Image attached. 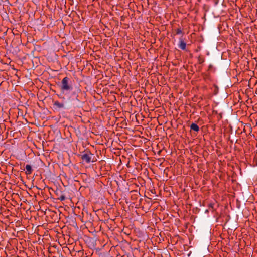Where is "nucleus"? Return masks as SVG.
Listing matches in <instances>:
<instances>
[{
    "mask_svg": "<svg viewBox=\"0 0 257 257\" xmlns=\"http://www.w3.org/2000/svg\"><path fill=\"white\" fill-rule=\"evenodd\" d=\"M57 95L59 97V98H60L61 99H64V100L65 99L64 97L62 96L61 94H60V95L58 94Z\"/></svg>",
    "mask_w": 257,
    "mask_h": 257,
    "instance_id": "obj_9",
    "label": "nucleus"
},
{
    "mask_svg": "<svg viewBox=\"0 0 257 257\" xmlns=\"http://www.w3.org/2000/svg\"><path fill=\"white\" fill-rule=\"evenodd\" d=\"M214 203H210L208 205L209 208H212V209H214Z\"/></svg>",
    "mask_w": 257,
    "mask_h": 257,
    "instance_id": "obj_8",
    "label": "nucleus"
},
{
    "mask_svg": "<svg viewBox=\"0 0 257 257\" xmlns=\"http://www.w3.org/2000/svg\"><path fill=\"white\" fill-rule=\"evenodd\" d=\"M59 87L63 94H67L73 90L71 79L68 77H64L61 81Z\"/></svg>",
    "mask_w": 257,
    "mask_h": 257,
    "instance_id": "obj_1",
    "label": "nucleus"
},
{
    "mask_svg": "<svg viewBox=\"0 0 257 257\" xmlns=\"http://www.w3.org/2000/svg\"><path fill=\"white\" fill-rule=\"evenodd\" d=\"M54 106L55 109H63L65 108V104L64 103H61L58 101H56L54 103Z\"/></svg>",
    "mask_w": 257,
    "mask_h": 257,
    "instance_id": "obj_3",
    "label": "nucleus"
},
{
    "mask_svg": "<svg viewBox=\"0 0 257 257\" xmlns=\"http://www.w3.org/2000/svg\"><path fill=\"white\" fill-rule=\"evenodd\" d=\"M61 200H64L65 199L64 196H61L60 198Z\"/></svg>",
    "mask_w": 257,
    "mask_h": 257,
    "instance_id": "obj_10",
    "label": "nucleus"
},
{
    "mask_svg": "<svg viewBox=\"0 0 257 257\" xmlns=\"http://www.w3.org/2000/svg\"><path fill=\"white\" fill-rule=\"evenodd\" d=\"M93 156V154L90 151H86L84 154L81 155V158L85 163H89L91 162H94L91 160Z\"/></svg>",
    "mask_w": 257,
    "mask_h": 257,
    "instance_id": "obj_2",
    "label": "nucleus"
},
{
    "mask_svg": "<svg viewBox=\"0 0 257 257\" xmlns=\"http://www.w3.org/2000/svg\"><path fill=\"white\" fill-rule=\"evenodd\" d=\"M190 128L191 130L198 132L199 131V126L194 123H193L190 125Z\"/></svg>",
    "mask_w": 257,
    "mask_h": 257,
    "instance_id": "obj_6",
    "label": "nucleus"
},
{
    "mask_svg": "<svg viewBox=\"0 0 257 257\" xmlns=\"http://www.w3.org/2000/svg\"><path fill=\"white\" fill-rule=\"evenodd\" d=\"M178 46L179 47L183 50H184L186 49V43L183 41V39L182 38H180L179 39V45H178Z\"/></svg>",
    "mask_w": 257,
    "mask_h": 257,
    "instance_id": "obj_4",
    "label": "nucleus"
},
{
    "mask_svg": "<svg viewBox=\"0 0 257 257\" xmlns=\"http://www.w3.org/2000/svg\"><path fill=\"white\" fill-rule=\"evenodd\" d=\"M176 34L179 35L182 33V31L180 28H178L176 30Z\"/></svg>",
    "mask_w": 257,
    "mask_h": 257,
    "instance_id": "obj_7",
    "label": "nucleus"
},
{
    "mask_svg": "<svg viewBox=\"0 0 257 257\" xmlns=\"http://www.w3.org/2000/svg\"><path fill=\"white\" fill-rule=\"evenodd\" d=\"M26 171V174L28 175H30L32 173V168L30 165L27 164L25 167Z\"/></svg>",
    "mask_w": 257,
    "mask_h": 257,
    "instance_id": "obj_5",
    "label": "nucleus"
},
{
    "mask_svg": "<svg viewBox=\"0 0 257 257\" xmlns=\"http://www.w3.org/2000/svg\"><path fill=\"white\" fill-rule=\"evenodd\" d=\"M76 95V99H77L78 101H79V100H78V98H77V97H78V95Z\"/></svg>",
    "mask_w": 257,
    "mask_h": 257,
    "instance_id": "obj_12",
    "label": "nucleus"
},
{
    "mask_svg": "<svg viewBox=\"0 0 257 257\" xmlns=\"http://www.w3.org/2000/svg\"><path fill=\"white\" fill-rule=\"evenodd\" d=\"M199 61L200 63H202L204 62V60L199 59Z\"/></svg>",
    "mask_w": 257,
    "mask_h": 257,
    "instance_id": "obj_11",
    "label": "nucleus"
}]
</instances>
